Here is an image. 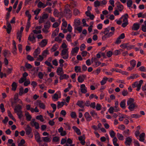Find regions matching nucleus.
Segmentation results:
<instances>
[{"label":"nucleus","mask_w":146,"mask_h":146,"mask_svg":"<svg viewBox=\"0 0 146 146\" xmlns=\"http://www.w3.org/2000/svg\"><path fill=\"white\" fill-rule=\"evenodd\" d=\"M36 106H38L41 109L44 110L46 108L45 105L40 100H37L36 102Z\"/></svg>","instance_id":"nucleus-8"},{"label":"nucleus","mask_w":146,"mask_h":146,"mask_svg":"<svg viewBox=\"0 0 146 146\" xmlns=\"http://www.w3.org/2000/svg\"><path fill=\"white\" fill-rule=\"evenodd\" d=\"M68 49H64L62 50L61 55L64 59H66L69 57Z\"/></svg>","instance_id":"nucleus-4"},{"label":"nucleus","mask_w":146,"mask_h":146,"mask_svg":"<svg viewBox=\"0 0 146 146\" xmlns=\"http://www.w3.org/2000/svg\"><path fill=\"white\" fill-rule=\"evenodd\" d=\"M76 105L81 108H83L85 105L83 101H78L76 103Z\"/></svg>","instance_id":"nucleus-31"},{"label":"nucleus","mask_w":146,"mask_h":146,"mask_svg":"<svg viewBox=\"0 0 146 146\" xmlns=\"http://www.w3.org/2000/svg\"><path fill=\"white\" fill-rule=\"evenodd\" d=\"M130 65L134 68L136 64V62L135 60H133L130 61Z\"/></svg>","instance_id":"nucleus-47"},{"label":"nucleus","mask_w":146,"mask_h":146,"mask_svg":"<svg viewBox=\"0 0 146 146\" xmlns=\"http://www.w3.org/2000/svg\"><path fill=\"white\" fill-rule=\"evenodd\" d=\"M44 63L46 65L48 66H50L51 68H54L53 66L50 63V62H48V60H46L45 62Z\"/></svg>","instance_id":"nucleus-55"},{"label":"nucleus","mask_w":146,"mask_h":146,"mask_svg":"<svg viewBox=\"0 0 146 146\" xmlns=\"http://www.w3.org/2000/svg\"><path fill=\"white\" fill-rule=\"evenodd\" d=\"M73 14L75 16H77L80 14L79 11L76 9H75L74 10Z\"/></svg>","instance_id":"nucleus-45"},{"label":"nucleus","mask_w":146,"mask_h":146,"mask_svg":"<svg viewBox=\"0 0 146 146\" xmlns=\"http://www.w3.org/2000/svg\"><path fill=\"white\" fill-rule=\"evenodd\" d=\"M64 13L66 17L70 18L72 15V12L68 8L65 9L64 10Z\"/></svg>","instance_id":"nucleus-10"},{"label":"nucleus","mask_w":146,"mask_h":146,"mask_svg":"<svg viewBox=\"0 0 146 146\" xmlns=\"http://www.w3.org/2000/svg\"><path fill=\"white\" fill-rule=\"evenodd\" d=\"M121 54V52L119 50H115L113 52V54L114 55L117 56Z\"/></svg>","instance_id":"nucleus-63"},{"label":"nucleus","mask_w":146,"mask_h":146,"mask_svg":"<svg viewBox=\"0 0 146 146\" xmlns=\"http://www.w3.org/2000/svg\"><path fill=\"white\" fill-rule=\"evenodd\" d=\"M28 40L32 42L33 43L35 42V37L33 33H31L29 35L28 38Z\"/></svg>","instance_id":"nucleus-19"},{"label":"nucleus","mask_w":146,"mask_h":146,"mask_svg":"<svg viewBox=\"0 0 146 146\" xmlns=\"http://www.w3.org/2000/svg\"><path fill=\"white\" fill-rule=\"evenodd\" d=\"M43 139V141L44 142H50L51 141V139L50 137H43L42 138Z\"/></svg>","instance_id":"nucleus-35"},{"label":"nucleus","mask_w":146,"mask_h":146,"mask_svg":"<svg viewBox=\"0 0 146 146\" xmlns=\"http://www.w3.org/2000/svg\"><path fill=\"white\" fill-rule=\"evenodd\" d=\"M139 76L137 74H131L130 76L128 77L127 78V80L134 79L138 78Z\"/></svg>","instance_id":"nucleus-26"},{"label":"nucleus","mask_w":146,"mask_h":146,"mask_svg":"<svg viewBox=\"0 0 146 146\" xmlns=\"http://www.w3.org/2000/svg\"><path fill=\"white\" fill-rule=\"evenodd\" d=\"M40 49L39 47H38L36 49L33 53V56L35 58H37L38 55L40 54Z\"/></svg>","instance_id":"nucleus-15"},{"label":"nucleus","mask_w":146,"mask_h":146,"mask_svg":"<svg viewBox=\"0 0 146 146\" xmlns=\"http://www.w3.org/2000/svg\"><path fill=\"white\" fill-rule=\"evenodd\" d=\"M26 15L28 18V19L27 21H30L31 17V15L29 13V12L28 11H27L25 12Z\"/></svg>","instance_id":"nucleus-51"},{"label":"nucleus","mask_w":146,"mask_h":146,"mask_svg":"<svg viewBox=\"0 0 146 146\" xmlns=\"http://www.w3.org/2000/svg\"><path fill=\"white\" fill-rule=\"evenodd\" d=\"M49 54L48 50L46 49L43 51L42 53V55L43 56H46L47 54Z\"/></svg>","instance_id":"nucleus-48"},{"label":"nucleus","mask_w":146,"mask_h":146,"mask_svg":"<svg viewBox=\"0 0 146 146\" xmlns=\"http://www.w3.org/2000/svg\"><path fill=\"white\" fill-rule=\"evenodd\" d=\"M58 44H54L50 49V52H52L56 51L58 48Z\"/></svg>","instance_id":"nucleus-30"},{"label":"nucleus","mask_w":146,"mask_h":146,"mask_svg":"<svg viewBox=\"0 0 146 146\" xmlns=\"http://www.w3.org/2000/svg\"><path fill=\"white\" fill-rule=\"evenodd\" d=\"M59 76V79L60 80H62L64 79L67 80L69 78V76L66 74H63Z\"/></svg>","instance_id":"nucleus-24"},{"label":"nucleus","mask_w":146,"mask_h":146,"mask_svg":"<svg viewBox=\"0 0 146 146\" xmlns=\"http://www.w3.org/2000/svg\"><path fill=\"white\" fill-rule=\"evenodd\" d=\"M123 133L125 137L127 136L130 135L129 130V129L125 130L123 131Z\"/></svg>","instance_id":"nucleus-43"},{"label":"nucleus","mask_w":146,"mask_h":146,"mask_svg":"<svg viewBox=\"0 0 146 146\" xmlns=\"http://www.w3.org/2000/svg\"><path fill=\"white\" fill-rule=\"evenodd\" d=\"M86 77V75L85 74H82L79 76L78 78V81L80 83H82L84 80V79Z\"/></svg>","instance_id":"nucleus-13"},{"label":"nucleus","mask_w":146,"mask_h":146,"mask_svg":"<svg viewBox=\"0 0 146 146\" xmlns=\"http://www.w3.org/2000/svg\"><path fill=\"white\" fill-rule=\"evenodd\" d=\"M125 100H123L120 103V107L124 109L125 108Z\"/></svg>","instance_id":"nucleus-40"},{"label":"nucleus","mask_w":146,"mask_h":146,"mask_svg":"<svg viewBox=\"0 0 146 146\" xmlns=\"http://www.w3.org/2000/svg\"><path fill=\"white\" fill-rule=\"evenodd\" d=\"M132 141V137L129 136L125 138L124 143L127 146H130L131 144Z\"/></svg>","instance_id":"nucleus-9"},{"label":"nucleus","mask_w":146,"mask_h":146,"mask_svg":"<svg viewBox=\"0 0 146 146\" xmlns=\"http://www.w3.org/2000/svg\"><path fill=\"white\" fill-rule=\"evenodd\" d=\"M25 115L26 117V119L28 121H30L31 120L32 118V117L30 114L29 112L27 111H25Z\"/></svg>","instance_id":"nucleus-29"},{"label":"nucleus","mask_w":146,"mask_h":146,"mask_svg":"<svg viewBox=\"0 0 146 146\" xmlns=\"http://www.w3.org/2000/svg\"><path fill=\"white\" fill-rule=\"evenodd\" d=\"M22 109V106L19 104H18L15 107L14 109V112L16 113L23 112Z\"/></svg>","instance_id":"nucleus-11"},{"label":"nucleus","mask_w":146,"mask_h":146,"mask_svg":"<svg viewBox=\"0 0 146 146\" xmlns=\"http://www.w3.org/2000/svg\"><path fill=\"white\" fill-rule=\"evenodd\" d=\"M48 17V15L47 14H45L42 15L41 17H40L39 20V23H44L45 20L47 19Z\"/></svg>","instance_id":"nucleus-12"},{"label":"nucleus","mask_w":146,"mask_h":146,"mask_svg":"<svg viewBox=\"0 0 146 146\" xmlns=\"http://www.w3.org/2000/svg\"><path fill=\"white\" fill-rule=\"evenodd\" d=\"M117 112L118 111V110L117 109H114V108L112 107H110L108 111L110 113H113L114 111Z\"/></svg>","instance_id":"nucleus-36"},{"label":"nucleus","mask_w":146,"mask_h":146,"mask_svg":"<svg viewBox=\"0 0 146 146\" xmlns=\"http://www.w3.org/2000/svg\"><path fill=\"white\" fill-rule=\"evenodd\" d=\"M127 4L128 7H131L132 4V1L131 0H129L127 1Z\"/></svg>","instance_id":"nucleus-59"},{"label":"nucleus","mask_w":146,"mask_h":146,"mask_svg":"<svg viewBox=\"0 0 146 146\" xmlns=\"http://www.w3.org/2000/svg\"><path fill=\"white\" fill-rule=\"evenodd\" d=\"M110 29V28L108 27L104 29V30L103 32H102V33H103L104 34V35L102 36V39L103 40H105L106 38H109L112 36V35H109L110 33H109V32Z\"/></svg>","instance_id":"nucleus-3"},{"label":"nucleus","mask_w":146,"mask_h":146,"mask_svg":"<svg viewBox=\"0 0 146 146\" xmlns=\"http://www.w3.org/2000/svg\"><path fill=\"white\" fill-rule=\"evenodd\" d=\"M127 105L128 106V108L131 111H134L137 107L136 103L134 102V99L132 98H130L127 100Z\"/></svg>","instance_id":"nucleus-2"},{"label":"nucleus","mask_w":146,"mask_h":146,"mask_svg":"<svg viewBox=\"0 0 146 146\" xmlns=\"http://www.w3.org/2000/svg\"><path fill=\"white\" fill-rule=\"evenodd\" d=\"M101 107L102 106L100 104L97 103L96 105V106L95 108L97 110L99 111L101 110Z\"/></svg>","instance_id":"nucleus-58"},{"label":"nucleus","mask_w":146,"mask_h":146,"mask_svg":"<svg viewBox=\"0 0 146 146\" xmlns=\"http://www.w3.org/2000/svg\"><path fill=\"white\" fill-rule=\"evenodd\" d=\"M79 50V48L78 47H76L72 49L71 54L72 55H74V54L77 53Z\"/></svg>","instance_id":"nucleus-32"},{"label":"nucleus","mask_w":146,"mask_h":146,"mask_svg":"<svg viewBox=\"0 0 146 146\" xmlns=\"http://www.w3.org/2000/svg\"><path fill=\"white\" fill-rule=\"evenodd\" d=\"M94 7H97L100 6L101 2L98 1H96L94 2Z\"/></svg>","instance_id":"nucleus-54"},{"label":"nucleus","mask_w":146,"mask_h":146,"mask_svg":"<svg viewBox=\"0 0 146 146\" xmlns=\"http://www.w3.org/2000/svg\"><path fill=\"white\" fill-rule=\"evenodd\" d=\"M25 130L26 134L28 135H29L32 131L31 128L29 125H27V127H26Z\"/></svg>","instance_id":"nucleus-22"},{"label":"nucleus","mask_w":146,"mask_h":146,"mask_svg":"<svg viewBox=\"0 0 146 146\" xmlns=\"http://www.w3.org/2000/svg\"><path fill=\"white\" fill-rule=\"evenodd\" d=\"M61 95L60 92H59L56 93L53 96H52V100L54 101H57L59 98H61Z\"/></svg>","instance_id":"nucleus-7"},{"label":"nucleus","mask_w":146,"mask_h":146,"mask_svg":"<svg viewBox=\"0 0 146 146\" xmlns=\"http://www.w3.org/2000/svg\"><path fill=\"white\" fill-rule=\"evenodd\" d=\"M90 113L91 115L94 117H96L97 115V113L94 110L91 111Z\"/></svg>","instance_id":"nucleus-49"},{"label":"nucleus","mask_w":146,"mask_h":146,"mask_svg":"<svg viewBox=\"0 0 146 146\" xmlns=\"http://www.w3.org/2000/svg\"><path fill=\"white\" fill-rule=\"evenodd\" d=\"M36 119H37L40 120L41 122H43L44 120L43 118V116L42 115H38L36 116Z\"/></svg>","instance_id":"nucleus-46"},{"label":"nucleus","mask_w":146,"mask_h":146,"mask_svg":"<svg viewBox=\"0 0 146 146\" xmlns=\"http://www.w3.org/2000/svg\"><path fill=\"white\" fill-rule=\"evenodd\" d=\"M59 28H56L55 31L53 32L52 35L54 36H56L58 34L59 32Z\"/></svg>","instance_id":"nucleus-52"},{"label":"nucleus","mask_w":146,"mask_h":146,"mask_svg":"<svg viewBox=\"0 0 146 146\" xmlns=\"http://www.w3.org/2000/svg\"><path fill=\"white\" fill-rule=\"evenodd\" d=\"M84 116L87 121H90L92 120V117L88 112H86L84 114Z\"/></svg>","instance_id":"nucleus-20"},{"label":"nucleus","mask_w":146,"mask_h":146,"mask_svg":"<svg viewBox=\"0 0 146 146\" xmlns=\"http://www.w3.org/2000/svg\"><path fill=\"white\" fill-rule=\"evenodd\" d=\"M80 89L81 92L82 93L85 94L87 92V88L84 84L80 85Z\"/></svg>","instance_id":"nucleus-16"},{"label":"nucleus","mask_w":146,"mask_h":146,"mask_svg":"<svg viewBox=\"0 0 146 146\" xmlns=\"http://www.w3.org/2000/svg\"><path fill=\"white\" fill-rule=\"evenodd\" d=\"M12 90L13 91H15L16 90L17 85L16 83L15 82H14L13 83L12 85Z\"/></svg>","instance_id":"nucleus-39"},{"label":"nucleus","mask_w":146,"mask_h":146,"mask_svg":"<svg viewBox=\"0 0 146 146\" xmlns=\"http://www.w3.org/2000/svg\"><path fill=\"white\" fill-rule=\"evenodd\" d=\"M117 7V10H118L119 11H121L124 9V7L119 1H117L116 3Z\"/></svg>","instance_id":"nucleus-14"},{"label":"nucleus","mask_w":146,"mask_h":146,"mask_svg":"<svg viewBox=\"0 0 146 146\" xmlns=\"http://www.w3.org/2000/svg\"><path fill=\"white\" fill-rule=\"evenodd\" d=\"M53 14L55 17H58L59 16V13L57 9H54Z\"/></svg>","instance_id":"nucleus-53"},{"label":"nucleus","mask_w":146,"mask_h":146,"mask_svg":"<svg viewBox=\"0 0 146 146\" xmlns=\"http://www.w3.org/2000/svg\"><path fill=\"white\" fill-rule=\"evenodd\" d=\"M140 28V24L138 23H135L131 27L132 31H136L138 30Z\"/></svg>","instance_id":"nucleus-18"},{"label":"nucleus","mask_w":146,"mask_h":146,"mask_svg":"<svg viewBox=\"0 0 146 146\" xmlns=\"http://www.w3.org/2000/svg\"><path fill=\"white\" fill-rule=\"evenodd\" d=\"M10 13H7L6 14V20L7 21L6 25H7V26L8 28L7 30H8L7 31H8V32L9 33L10 32V30L11 28V26L9 21V18L10 17Z\"/></svg>","instance_id":"nucleus-5"},{"label":"nucleus","mask_w":146,"mask_h":146,"mask_svg":"<svg viewBox=\"0 0 146 146\" xmlns=\"http://www.w3.org/2000/svg\"><path fill=\"white\" fill-rule=\"evenodd\" d=\"M80 19L78 18L75 19L74 23L76 26H78L80 25Z\"/></svg>","instance_id":"nucleus-50"},{"label":"nucleus","mask_w":146,"mask_h":146,"mask_svg":"<svg viewBox=\"0 0 146 146\" xmlns=\"http://www.w3.org/2000/svg\"><path fill=\"white\" fill-rule=\"evenodd\" d=\"M128 14L127 13L123 15L119 20L116 21L118 25H120L122 23V21L121 19L123 18V23L122 25V27L123 28L125 27L128 24Z\"/></svg>","instance_id":"nucleus-1"},{"label":"nucleus","mask_w":146,"mask_h":146,"mask_svg":"<svg viewBox=\"0 0 146 146\" xmlns=\"http://www.w3.org/2000/svg\"><path fill=\"white\" fill-rule=\"evenodd\" d=\"M117 138L119 140L122 141L124 139V136L121 134L119 133H117Z\"/></svg>","instance_id":"nucleus-37"},{"label":"nucleus","mask_w":146,"mask_h":146,"mask_svg":"<svg viewBox=\"0 0 146 146\" xmlns=\"http://www.w3.org/2000/svg\"><path fill=\"white\" fill-rule=\"evenodd\" d=\"M27 58L28 60L31 61H33L34 60V58L30 55H27Z\"/></svg>","instance_id":"nucleus-60"},{"label":"nucleus","mask_w":146,"mask_h":146,"mask_svg":"<svg viewBox=\"0 0 146 146\" xmlns=\"http://www.w3.org/2000/svg\"><path fill=\"white\" fill-rule=\"evenodd\" d=\"M47 42L46 40L43 39L39 43V45L41 47H44L47 44Z\"/></svg>","instance_id":"nucleus-28"},{"label":"nucleus","mask_w":146,"mask_h":146,"mask_svg":"<svg viewBox=\"0 0 146 146\" xmlns=\"http://www.w3.org/2000/svg\"><path fill=\"white\" fill-rule=\"evenodd\" d=\"M110 134L112 138H113L115 136V133L113 130H111L110 132Z\"/></svg>","instance_id":"nucleus-61"},{"label":"nucleus","mask_w":146,"mask_h":146,"mask_svg":"<svg viewBox=\"0 0 146 146\" xmlns=\"http://www.w3.org/2000/svg\"><path fill=\"white\" fill-rule=\"evenodd\" d=\"M22 33L18 32L17 33V38L19 40V42H21Z\"/></svg>","instance_id":"nucleus-42"},{"label":"nucleus","mask_w":146,"mask_h":146,"mask_svg":"<svg viewBox=\"0 0 146 146\" xmlns=\"http://www.w3.org/2000/svg\"><path fill=\"white\" fill-rule=\"evenodd\" d=\"M56 72L57 75L58 76L60 75L63 74L64 73V72L62 68L60 67H58L57 69Z\"/></svg>","instance_id":"nucleus-23"},{"label":"nucleus","mask_w":146,"mask_h":146,"mask_svg":"<svg viewBox=\"0 0 146 146\" xmlns=\"http://www.w3.org/2000/svg\"><path fill=\"white\" fill-rule=\"evenodd\" d=\"M111 30L112 31L111 32H110V35H112V36L115 33V28L113 27H112L111 28Z\"/></svg>","instance_id":"nucleus-56"},{"label":"nucleus","mask_w":146,"mask_h":146,"mask_svg":"<svg viewBox=\"0 0 146 146\" xmlns=\"http://www.w3.org/2000/svg\"><path fill=\"white\" fill-rule=\"evenodd\" d=\"M57 108L58 109L61 108L64 104V102H60L58 101L57 102Z\"/></svg>","instance_id":"nucleus-34"},{"label":"nucleus","mask_w":146,"mask_h":146,"mask_svg":"<svg viewBox=\"0 0 146 146\" xmlns=\"http://www.w3.org/2000/svg\"><path fill=\"white\" fill-rule=\"evenodd\" d=\"M31 124L32 126H33V124H34L35 129H38L39 127L38 123L35 121V119H32L31 122Z\"/></svg>","instance_id":"nucleus-21"},{"label":"nucleus","mask_w":146,"mask_h":146,"mask_svg":"<svg viewBox=\"0 0 146 146\" xmlns=\"http://www.w3.org/2000/svg\"><path fill=\"white\" fill-rule=\"evenodd\" d=\"M8 116L12 120H14L15 119L12 114L11 113L10 111L8 110L7 111Z\"/></svg>","instance_id":"nucleus-62"},{"label":"nucleus","mask_w":146,"mask_h":146,"mask_svg":"<svg viewBox=\"0 0 146 146\" xmlns=\"http://www.w3.org/2000/svg\"><path fill=\"white\" fill-rule=\"evenodd\" d=\"M108 78L106 76H104L102 80L100 82V83L101 85H104L105 84L108 80Z\"/></svg>","instance_id":"nucleus-38"},{"label":"nucleus","mask_w":146,"mask_h":146,"mask_svg":"<svg viewBox=\"0 0 146 146\" xmlns=\"http://www.w3.org/2000/svg\"><path fill=\"white\" fill-rule=\"evenodd\" d=\"M145 134L144 133H142L140 134L139 135V141L143 142L144 143H145V142L144 141L145 139Z\"/></svg>","instance_id":"nucleus-27"},{"label":"nucleus","mask_w":146,"mask_h":146,"mask_svg":"<svg viewBox=\"0 0 146 146\" xmlns=\"http://www.w3.org/2000/svg\"><path fill=\"white\" fill-rule=\"evenodd\" d=\"M35 137L36 140L38 143H40L42 142L40 139V137L39 133L38 132L35 134Z\"/></svg>","instance_id":"nucleus-17"},{"label":"nucleus","mask_w":146,"mask_h":146,"mask_svg":"<svg viewBox=\"0 0 146 146\" xmlns=\"http://www.w3.org/2000/svg\"><path fill=\"white\" fill-rule=\"evenodd\" d=\"M74 71L76 73L82 72L81 67L80 66H75Z\"/></svg>","instance_id":"nucleus-33"},{"label":"nucleus","mask_w":146,"mask_h":146,"mask_svg":"<svg viewBox=\"0 0 146 146\" xmlns=\"http://www.w3.org/2000/svg\"><path fill=\"white\" fill-rule=\"evenodd\" d=\"M59 140L60 138L58 137L55 136L53 138L52 142L55 143H59Z\"/></svg>","instance_id":"nucleus-41"},{"label":"nucleus","mask_w":146,"mask_h":146,"mask_svg":"<svg viewBox=\"0 0 146 146\" xmlns=\"http://www.w3.org/2000/svg\"><path fill=\"white\" fill-rule=\"evenodd\" d=\"M72 128L74 130V131L76 133L77 135H80L81 134V132L80 130L75 126H73Z\"/></svg>","instance_id":"nucleus-25"},{"label":"nucleus","mask_w":146,"mask_h":146,"mask_svg":"<svg viewBox=\"0 0 146 146\" xmlns=\"http://www.w3.org/2000/svg\"><path fill=\"white\" fill-rule=\"evenodd\" d=\"M50 22L49 21H47L46 22L44 25V28L42 29L43 32L46 33H47L48 32V30L50 27Z\"/></svg>","instance_id":"nucleus-6"},{"label":"nucleus","mask_w":146,"mask_h":146,"mask_svg":"<svg viewBox=\"0 0 146 146\" xmlns=\"http://www.w3.org/2000/svg\"><path fill=\"white\" fill-rule=\"evenodd\" d=\"M37 59L36 60H37L39 61H42L44 59L43 56L42 55H39L38 56V57H37Z\"/></svg>","instance_id":"nucleus-64"},{"label":"nucleus","mask_w":146,"mask_h":146,"mask_svg":"<svg viewBox=\"0 0 146 146\" xmlns=\"http://www.w3.org/2000/svg\"><path fill=\"white\" fill-rule=\"evenodd\" d=\"M50 106L53 109L52 112H54L56 111V104H50Z\"/></svg>","instance_id":"nucleus-57"},{"label":"nucleus","mask_w":146,"mask_h":146,"mask_svg":"<svg viewBox=\"0 0 146 146\" xmlns=\"http://www.w3.org/2000/svg\"><path fill=\"white\" fill-rule=\"evenodd\" d=\"M31 27V24H30V21H27V25L26 26V27L25 29V30L27 32H28L29 28Z\"/></svg>","instance_id":"nucleus-44"}]
</instances>
